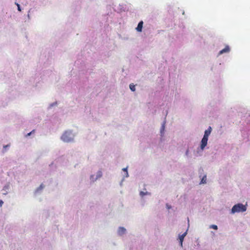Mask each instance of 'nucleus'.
<instances>
[{"mask_svg":"<svg viewBox=\"0 0 250 250\" xmlns=\"http://www.w3.org/2000/svg\"><path fill=\"white\" fill-rule=\"evenodd\" d=\"M247 204L244 205L241 203L236 204L232 207L231 213H235L236 212H244L247 210Z\"/></svg>","mask_w":250,"mask_h":250,"instance_id":"1","label":"nucleus"},{"mask_svg":"<svg viewBox=\"0 0 250 250\" xmlns=\"http://www.w3.org/2000/svg\"><path fill=\"white\" fill-rule=\"evenodd\" d=\"M62 140L65 142H69L73 139V134L70 131H65L62 136Z\"/></svg>","mask_w":250,"mask_h":250,"instance_id":"2","label":"nucleus"},{"mask_svg":"<svg viewBox=\"0 0 250 250\" xmlns=\"http://www.w3.org/2000/svg\"><path fill=\"white\" fill-rule=\"evenodd\" d=\"M208 138L203 137L201 141V148L203 150L207 145Z\"/></svg>","mask_w":250,"mask_h":250,"instance_id":"3","label":"nucleus"},{"mask_svg":"<svg viewBox=\"0 0 250 250\" xmlns=\"http://www.w3.org/2000/svg\"><path fill=\"white\" fill-rule=\"evenodd\" d=\"M143 25V21H140L138 24L137 27L136 28V30L138 32H141L142 31Z\"/></svg>","mask_w":250,"mask_h":250,"instance_id":"4","label":"nucleus"},{"mask_svg":"<svg viewBox=\"0 0 250 250\" xmlns=\"http://www.w3.org/2000/svg\"><path fill=\"white\" fill-rule=\"evenodd\" d=\"M211 131V127L209 126L207 130H206L205 131V134L203 137L208 138V137L209 135H210Z\"/></svg>","mask_w":250,"mask_h":250,"instance_id":"5","label":"nucleus"},{"mask_svg":"<svg viewBox=\"0 0 250 250\" xmlns=\"http://www.w3.org/2000/svg\"><path fill=\"white\" fill-rule=\"evenodd\" d=\"M230 50V49H229V46H226L225 48H224L223 49L221 50L220 52H219V54H222L224 53H227V52H229Z\"/></svg>","mask_w":250,"mask_h":250,"instance_id":"6","label":"nucleus"},{"mask_svg":"<svg viewBox=\"0 0 250 250\" xmlns=\"http://www.w3.org/2000/svg\"><path fill=\"white\" fill-rule=\"evenodd\" d=\"M186 234H187V232H185L181 235H180V236H179L180 243L181 247H182V246H183V242L184 237L186 236Z\"/></svg>","mask_w":250,"mask_h":250,"instance_id":"7","label":"nucleus"},{"mask_svg":"<svg viewBox=\"0 0 250 250\" xmlns=\"http://www.w3.org/2000/svg\"><path fill=\"white\" fill-rule=\"evenodd\" d=\"M125 229L123 227H120L118 229V233L120 235L124 234L125 232Z\"/></svg>","mask_w":250,"mask_h":250,"instance_id":"8","label":"nucleus"},{"mask_svg":"<svg viewBox=\"0 0 250 250\" xmlns=\"http://www.w3.org/2000/svg\"><path fill=\"white\" fill-rule=\"evenodd\" d=\"M129 88L130 90L132 91H135V86L133 83H131L129 85Z\"/></svg>","mask_w":250,"mask_h":250,"instance_id":"9","label":"nucleus"},{"mask_svg":"<svg viewBox=\"0 0 250 250\" xmlns=\"http://www.w3.org/2000/svg\"><path fill=\"white\" fill-rule=\"evenodd\" d=\"M206 180H207V177H206V176L205 175V176H204L202 178V180H201V183H202V184H205V183H206Z\"/></svg>","mask_w":250,"mask_h":250,"instance_id":"10","label":"nucleus"},{"mask_svg":"<svg viewBox=\"0 0 250 250\" xmlns=\"http://www.w3.org/2000/svg\"><path fill=\"white\" fill-rule=\"evenodd\" d=\"M210 228H212L213 229H218V227L216 225H212L210 226Z\"/></svg>","mask_w":250,"mask_h":250,"instance_id":"11","label":"nucleus"},{"mask_svg":"<svg viewBox=\"0 0 250 250\" xmlns=\"http://www.w3.org/2000/svg\"><path fill=\"white\" fill-rule=\"evenodd\" d=\"M123 170L126 173V176L127 177L128 176V173H127V168H124L123 169Z\"/></svg>","mask_w":250,"mask_h":250,"instance_id":"12","label":"nucleus"},{"mask_svg":"<svg viewBox=\"0 0 250 250\" xmlns=\"http://www.w3.org/2000/svg\"><path fill=\"white\" fill-rule=\"evenodd\" d=\"M146 194H147V192L145 193V192H144L143 191H141V192H140V195H141V196H144V195Z\"/></svg>","mask_w":250,"mask_h":250,"instance_id":"13","label":"nucleus"},{"mask_svg":"<svg viewBox=\"0 0 250 250\" xmlns=\"http://www.w3.org/2000/svg\"><path fill=\"white\" fill-rule=\"evenodd\" d=\"M35 131V130H33L31 132L28 133L27 135H26V136H30L32 133L34 132Z\"/></svg>","mask_w":250,"mask_h":250,"instance_id":"14","label":"nucleus"},{"mask_svg":"<svg viewBox=\"0 0 250 250\" xmlns=\"http://www.w3.org/2000/svg\"><path fill=\"white\" fill-rule=\"evenodd\" d=\"M16 5H17L18 6V10L19 11H21V8H20V4H18V3H16Z\"/></svg>","mask_w":250,"mask_h":250,"instance_id":"15","label":"nucleus"},{"mask_svg":"<svg viewBox=\"0 0 250 250\" xmlns=\"http://www.w3.org/2000/svg\"><path fill=\"white\" fill-rule=\"evenodd\" d=\"M101 176H102V172L101 171H99L98 173V176H99V177H101Z\"/></svg>","mask_w":250,"mask_h":250,"instance_id":"16","label":"nucleus"},{"mask_svg":"<svg viewBox=\"0 0 250 250\" xmlns=\"http://www.w3.org/2000/svg\"><path fill=\"white\" fill-rule=\"evenodd\" d=\"M3 203L2 201L0 200V206H2V205L3 204Z\"/></svg>","mask_w":250,"mask_h":250,"instance_id":"17","label":"nucleus"},{"mask_svg":"<svg viewBox=\"0 0 250 250\" xmlns=\"http://www.w3.org/2000/svg\"><path fill=\"white\" fill-rule=\"evenodd\" d=\"M8 145H7V146H4V148H6L7 147H8Z\"/></svg>","mask_w":250,"mask_h":250,"instance_id":"18","label":"nucleus"}]
</instances>
